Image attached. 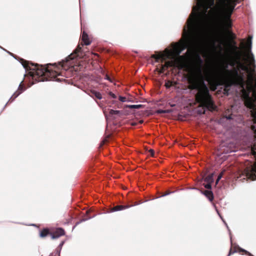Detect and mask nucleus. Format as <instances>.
Listing matches in <instances>:
<instances>
[{"label":"nucleus","instance_id":"45","mask_svg":"<svg viewBox=\"0 0 256 256\" xmlns=\"http://www.w3.org/2000/svg\"><path fill=\"white\" fill-rule=\"evenodd\" d=\"M56 80H57V81H59V80H60L59 79H56Z\"/></svg>","mask_w":256,"mask_h":256},{"label":"nucleus","instance_id":"24","mask_svg":"<svg viewBox=\"0 0 256 256\" xmlns=\"http://www.w3.org/2000/svg\"><path fill=\"white\" fill-rule=\"evenodd\" d=\"M222 177V174H220L218 176V178H216V184H218V182L221 179Z\"/></svg>","mask_w":256,"mask_h":256},{"label":"nucleus","instance_id":"11","mask_svg":"<svg viewBox=\"0 0 256 256\" xmlns=\"http://www.w3.org/2000/svg\"><path fill=\"white\" fill-rule=\"evenodd\" d=\"M209 111L216 110L217 107L214 104L213 101L212 100L209 94Z\"/></svg>","mask_w":256,"mask_h":256},{"label":"nucleus","instance_id":"40","mask_svg":"<svg viewBox=\"0 0 256 256\" xmlns=\"http://www.w3.org/2000/svg\"><path fill=\"white\" fill-rule=\"evenodd\" d=\"M8 53H9L10 55H12V57H14V58H16L14 57V56L12 54L10 53V52H8Z\"/></svg>","mask_w":256,"mask_h":256},{"label":"nucleus","instance_id":"27","mask_svg":"<svg viewBox=\"0 0 256 256\" xmlns=\"http://www.w3.org/2000/svg\"><path fill=\"white\" fill-rule=\"evenodd\" d=\"M174 192H166V194H163L162 196H160L159 198L166 196H168V195L170 194H172V193H174Z\"/></svg>","mask_w":256,"mask_h":256},{"label":"nucleus","instance_id":"4","mask_svg":"<svg viewBox=\"0 0 256 256\" xmlns=\"http://www.w3.org/2000/svg\"><path fill=\"white\" fill-rule=\"evenodd\" d=\"M198 184L200 186H204L206 190L203 191L200 188H192L198 190L202 194L208 198V174H207V170L202 174L198 178Z\"/></svg>","mask_w":256,"mask_h":256},{"label":"nucleus","instance_id":"19","mask_svg":"<svg viewBox=\"0 0 256 256\" xmlns=\"http://www.w3.org/2000/svg\"><path fill=\"white\" fill-rule=\"evenodd\" d=\"M119 100H120L122 102H132L131 100H126V98L124 96H119Z\"/></svg>","mask_w":256,"mask_h":256},{"label":"nucleus","instance_id":"5","mask_svg":"<svg viewBox=\"0 0 256 256\" xmlns=\"http://www.w3.org/2000/svg\"><path fill=\"white\" fill-rule=\"evenodd\" d=\"M33 65L34 67L32 70H34L36 74L38 76H43L46 72H50L46 68L42 67V66L36 64Z\"/></svg>","mask_w":256,"mask_h":256},{"label":"nucleus","instance_id":"34","mask_svg":"<svg viewBox=\"0 0 256 256\" xmlns=\"http://www.w3.org/2000/svg\"><path fill=\"white\" fill-rule=\"evenodd\" d=\"M91 218H91V217H90V218H84V219H82V220H80V223H81V222H85V221H86V220H90V219Z\"/></svg>","mask_w":256,"mask_h":256},{"label":"nucleus","instance_id":"26","mask_svg":"<svg viewBox=\"0 0 256 256\" xmlns=\"http://www.w3.org/2000/svg\"><path fill=\"white\" fill-rule=\"evenodd\" d=\"M240 252H244L246 254H248V256H251V254L250 252H248L247 250H246L243 248H240Z\"/></svg>","mask_w":256,"mask_h":256},{"label":"nucleus","instance_id":"8","mask_svg":"<svg viewBox=\"0 0 256 256\" xmlns=\"http://www.w3.org/2000/svg\"><path fill=\"white\" fill-rule=\"evenodd\" d=\"M134 205H126V206H122V205H118L114 208H112L111 210L112 212H115L118 211H120L124 209H126L130 207L133 206Z\"/></svg>","mask_w":256,"mask_h":256},{"label":"nucleus","instance_id":"39","mask_svg":"<svg viewBox=\"0 0 256 256\" xmlns=\"http://www.w3.org/2000/svg\"><path fill=\"white\" fill-rule=\"evenodd\" d=\"M55 254H54V253H51L50 254V256H55Z\"/></svg>","mask_w":256,"mask_h":256},{"label":"nucleus","instance_id":"16","mask_svg":"<svg viewBox=\"0 0 256 256\" xmlns=\"http://www.w3.org/2000/svg\"><path fill=\"white\" fill-rule=\"evenodd\" d=\"M153 57L154 58L156 61H158L159 60H165L166 56L165 54H160L158 55L155 56H153Z\"/></svg>","mask_w":256,"mask_h":256},{"label":"nucleus","instance_id":"21","mask_svg":"<svg viewBox=\"0 0 256 256\" xmlns=\"http://www.w3.org/2000/svg\"><path fill=\"white\" fill-rule=\"evenodd\" d=\"M82 50V48L81 46H77V48H76V50H74V53L75 54H77L79 52H80V51L81 50Z\"/></svg>","mask_w":256,"mask_h":256},{"label":"nucleus","instance_id":"44","mask_svg":"<svg viewBox=\"0 0 256 256\" xmlns=\"http://www.w3.org/2000/svg\"><path fill=\"white\" fill-rule=\"evenodd\" d=\"M206 81L208 82V78L206 79Z\"/></svg>","mask_w":256,"mask_h":256},{"label":"nucleus","instance_id":"33","mask_svg":"<svg viewBox=\"0 0 256 256\" xmlns=\"http://www.w3.org/2000/svg\"><path fill=\"white\" fill-rule=\"evenodd\" d=\"M149 152H150V155L152 156H154V151L153 150H152V149L150 150Z\"/></svg>","mask_w":256,"mask_h":256},{"label":"nucleus","instance_id":"3","mask_svg":"<svg viewBox=\"0 0 256 256\" xmlns=\"http://www.w3.org/2000/svg\"><path fill=\"white\" fill-rule=\"evenodd\" d=\"M191 86L197 91L196 97L200 105L196 109V112L200 115L204 114L208 110V86L205 83L204 76L202 74L196 76Z\"/></svg>","mask_w":256,"mask_h":256},{"label":"nucleus","instance_id":"20","mask_svg":"<svg viewBox=\"0 0 256 256\" xmlns=\"http://www.w3.org/2000/svg\"><path fill=\"white\" fill-rule=\"evenodd\" d=\"M95 96L99 100H101L102 98V94L99 92H95L94 93Z\"/></svg>","mask_w":256,"mask_h":256},{"label":"nucleus","instance_id":"25","mask_svg":"<svg viewBox=\"0 0 256 256\" xmlns=\"http://www.w3.org/2000/svg\"><path fill=\"white\" fill-rule=\"evenodd\" d=\"M156 113L158 114L166 113V110H158L156 112Z\"/></svg>","mask_w":256,"mask_h":256},{"label":"nucleus","instance_id":"9","mask_svg":"<svg viewBox=\"0 0 256 256\" xmlns=\"http://www.w3.org/2000/svg\"><path fill=\"white\" fill-rule=\"evenodd\" d=\"M82 40L84 42V44L86 46H88L91 43V42L88 39V34L85 32H82Z\"/></svg>","mask_w":256,"mask_h":256},{"label":"nucleus","instance_id":"15","mask_svg":"<svg viewBox=\"0 0 256 256\" xmlns=\"http://www.w3.org/2000/svg\"><path fill=\"white\" fill-rule=\"evenodd\" d=\"M49 234L48 230L47 228H44L40 234V236L41 238L46 237Z\"/></svg>","mask_w":256,"mask_h":256},{"label":"nucleus","instance_id":"31","mask_svg":"<svg viewBox=\"0 0 256 256\" xmlns=\"http://www.w3.org/2000/svg\"><path fill=\"white\" fill-rule=\"evenodd\" d=\"M233 43H234V50H235L236 51V50H238V46H236V42H233Z\"/></svg>","mask_w":256,"mask_h":256},{"label":"nucleus","instance_id":"46","mask_svg":"<svg viewBox=\"0 0 256 256\" xmlns=\"http://www.w3.org/2000/svg\"><path fill=\"white\" fill-rule=\"evenodd\" d=\"M175 106L174 104H174H172L171 106Z\"/></svg>","mask_w":256,"mask_h":256},{"label":"nucleus","instance_id":"42","mask_svg":"<svg viewBox=\"0 0 256 256\" xmlns=\"http://www.w3.org/2000/svg\"><path fill=\"white\" fill-rule=\"evenodd\" d=\"M80 223V222H78L76 224V225L79 224Z\"/></svg>","mask_w":256,"mask_h":256},{"label":"nucleus","instance_id":"32","mask_svg":"<svg viewBox=\"0 0 256 256\" xmlns=\"http://www.w3.org/2000/svg\"><path fill=\"white\" fill-rule=\"evenodd\" d=\"M235 252H236V250H234V251L232 252V250L230 249L228 256H230V254H233Z\"/></svg>","mask_w":256,"mask_h":256},{"label":"nucleus","instance_id":"17","mask_svg":"<svg viewBox=\"0 0 256 256\" xmlns=\"http://www.w3.org/2000/svg\"><path fill=\"white\" fill-rule=\"evenodd\" d=\"M126 108H144V105L142 104H132V105H126Z\"/></svg>","mask_w":256,"mask_h":256},{"label":"nucleus","instance_id":"28","mask_svg":"<svg viewBox=\"0 0 256 256\" xmlns=\"http://www.w3.org/2000/svg\"><path fill=\"white\" fill-rule=\"evenodd\" d=\"M109 94L113 98H116V96L115 94L112 93V92H110Z\"/></svg>","mask_w":256,"mask_h":256},{"label":"nucleus","instance_id":"30","mask_svg":"<svg viewBox=\"0 0 256 256\" xmlns=\"http://www.w3.org/2000/svg\"><path fill=\"white\" fill-rule=\"evenodd\" d=\"M104 79L106 80H109L110 82H112V80L110 79V78L108 75H106Z\"/></svg>","mask_w":256,"mask_h":256},{"label":"nucleus","instance_id":"38","mask_svg":"<svg viewBox=\"0 0 256 256\" xmlns=\"http://www.w3.org/2000/svg\"><path fill=\"white\" fill-rule=\"evenodd\" d=\"M166 110V113H170L172 112V110Z\"/></svg>","mask_w":256,"mask_h":256},{"label":"nucleus","instance_id":"36","mask_svg":"<svg viewBox=\"0 0 256 256\" xmlns=\"http://www.w3.org/2000/svg\"><path fill=\"white\" fill-rule=\"evenodd\" d=\"M166 69H167V68H166V66H164V64L162 65V72L164 71Z\"/></svg>","mask_w":256,"mask_h":256},{"label":"nucleus","instance_id":"22","mask_svg":"<svg viewBox=\"0 0 256 256\" xmlns=\"http://www.w3.org/2000/svg\"><path fill=\"white\" fill-rule=\"evenodd\" d=\"M62 230L64 231L62 228H58L55 232H56V234H61V232L62 233Z\"/></svg>","mask_w":256,"mask_h":256},{"label":"nucleus","instance_id":"41","mask_svg":"<svg viewBox=\"0 0 256 256\" xmlns=\"http://www.w3.org/2000/svg\"><path fill=\"white\" fill-rule=\"evenodd\" d=\"M22 66H23L24 68H26V65H25L24 64H22Z\"/></svg>","mask_w":256,"mask_h":256},{"label":"nucleus","instance_id":"37","mask_svg":"<svg viewBox=\"0 0 256 256\" xmlns=\"http://www.w3.org/2000/svg\"><path fill=\"white\" fill-rule=\"evenodd\" d=\"M60 250H61V249H60L59 250H58L56 251V252L58 254V256H60Z\"/></svg>","mask_w":256,"mask_h":256},{"label":"nucleus","instance_id":"35","mask_svg":"<svg viewBox=\"0 0 256 256\" xmlns=\"http://www.w3.org/2000/svg\"><path fill=\"white\" fill-rule=\"evenodd\" d=\"M64 244V242L62 241L59 244V247L60 248V249L62 248V246L63 244Z\"/></svg>","mask_w":256,"mask_h":256},{"label":"nucleus","instance_id":"10","mask_svg":"<svg viewBox=\"0 0 256 256\" xmlns=\"http://www.w3.org/2000/svg\"><path fill=\"white\" fill-rule=\"evenodd\" d=\"M18 90L20 91L18 92H16L10 98V100L12 99V100H14L22 92L23 88L21 86L20 84H19L18 87Z\"/></svg>","mask_w":256,"mask_h":256},{"label":"nucleus","instance_id":"7","mask_svg":"<svg viewBox=\"0 0 256 256\" xmlns=\"http://www.w3.org/2000/svg\"><path fill=\"white\" fill-rule=\"evenodd\" d=\"M213 175L214 174H209V201H212L214 198L213 193L210 190L212 188L210 184L214 181Z\"/></svg>","mask_w":256,"mask_h":256},{"label":"nucleus","instance_id":"1","mask_svg":"<svg viewBox=\"0 0 256 256\" xmlns=\"http://www.w3.org/2000/svg\"><path fill=\"white\" fill-rule=\"evenodd\" d=\"M209 87L214 76L220 80L228 82L238 87L244 103H256V65L252 52V36L250 37L246 58L249 66L230 60L224 52L225 24L224 17L230 18L236 5V0H209Z\"/></svg>","mask_w":256,"mask_h":256},{"label":"nucleus","instance_id":"43","mask_svg":"<svg viewBox=\"0 0 256 256\" xmlns=\"http://www.w3.org/2000/svg\"><path fill=\"white\" fill-rule=\"evenodd\" d=\"M8 103V102H7L5 106H4V107L6 106V105H7V104Z\"/></svg>","mask_w":256,"mask_h":256},{"label":"nucleus","instance_id":"2","mask_svg":"<svg viewBox=\"0 0 256 256\" xmlns=\"http://www.w3.org/2000/svg\"><path fill=\"white\" fill-rule=\"evenodd\" d=\"M182 41L174 47L179 55L187 49L191 56H196L200 64H203L200 54L208 53V0H196V5L184 27Z\"/></svg>","mask_w":256,"mask_h":256},{"label":"nucleus","instance_id":"12","mask_svg":"<svg viewBox=\"0 0 256 256\" xmlns=\"http://www.w3.org/2000/svg\"><path fill=\"white\" fill-rule=\"evenodd\" d=\"M234 120V118L232 117V115H228V116H224L220 120V122L222 123L227 120Z\"/></svg>","mask_w":256,"mask_h":256},{"label":"nucleus","instance_id":"29","mask_svg":"<svg viewBox=\"0 0 256 256\" xmlns=\"http://www.w3.org/2000/svg\"><path fill=\"white\" fill-rule=\"evenodd\" d=\"M166 88H170L171 86V83L170 82L166 83Z\"/></svg>","mask_w":256,"mask_h":256},{"label":"nucleus","instance_id":"6","mask_svg":"<svg viewBox=\"0 0 256 256\" xmlns=\"http://www.w3.org/2000/svg\"><path fill=\"white\" fill-rule=\"evenodd\" d=\"M124 114V112L123 110H110V116H114V118H116L117 117H120Z\"/></svg>","mask_w":256,"mask_h":256},{"label":"nucleus","instance_id":"13","mask_svg":"<svg viewBox=\"0 0 256 256\" xmlns=\"http://www.w3.org/2000/svg\"><path fill=\"white\" fill-rule=\"evenodd\" d=\"M176 62L168 61L166 62L165 64H164V66H166V68H168L169 67L176 66Z\"/></svg>","mask_w":256,"mask_h":256},{"label":"nucleus","instance_id":"18","mask_svg":"<svg viewBox=\"0 0 256 256\" xmlns=\"http://www.w3.org/2000/svg\"><path fill=\"white\" fill-rule=\"evenodd\" d=\"M75 58V56H73L72 54H70L67 58H66V62L70 61V60H72Z\"/></svg>","mask_w":256,"mask_h":256},{"label":"nucleus","instance_id":"23","mask_svg":"<svg viewBox=\"0 0 256 256\" xmlns=\"http://www.w3.org/2000/svg\"><path fill=\"white\" fill-rule=\"evenodd\" d=\"M217 212L218 214V215L220 216V218H222V220L223 222L224 223V224H226V228L229 231V232H230V230L229 229V228L226 222L222 219V216H220V214L218 213V211L217 210Z\"/></svg>","mask_w":256,"mask_h":256},{"label":"nucleus","instance_id":"14","mask_svg":"<svg viewBox=\"0 0 256 256\" xmlns=\"http://www.w3.org/2000/svg\"><path fill=\"white\" fill-rule=\"evenodd\" d=\"M62 233L61 232V234H56V232L54 234L50 233L52 238V239L58 238L60 236H64L65 234V232H64V231H63V230H62Z\"/></svg>","mask_w":256,"mask_h":256}]
</instances>
